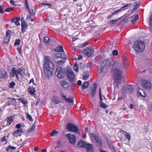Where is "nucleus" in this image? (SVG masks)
Listing matches in <instances>:
<instances>
[{"label": "nucleus", "mask_w": 152, "mask_h": 152, "mask_svg": "<svg viewBox=\"0 0 152 152\" xmlns=\"http://www.w3.org/2000/svg\"><path fill=\"white\" fill-rule=\"evenodd\" d=\"M138 96H140L142 97H145V94L144 91L141 89H139L137 92Z\"/></svg>", "instance_id": "obj_27"}, {"label": "nucleus", "mask_w": 152, "mask_h": 152, "mask_svg": "<svg viewBox=\"0 0 152 152\" xmlns=\"http://www.w3.org/2000/svg\"><path fill=\"white\" fill-rule=\"evenodd\" d=\"M110 66V60H104L100 64V67L98 69L99 73H106L109 69Z\"/></svg>", "instance_id": "obj_2"}, {"label": "nucleus", "mask_w": 152, "mask_h": 152, "mask_svg": "<svg viewBox=\"0 0 152 152\" xmlns=\"http://www.w3.org/2000/svg\"><path fill=\"white\" fill-rule=\"evenodd\" d=\"M97 86V85L95 83L93 85V87L91 88V91L90 93L91 99L92 98V97L95 96L96 95V89Z\"/></svg>", "instance_id": "obj_16"}, {"label": "nucleus", "mask_w": 152, "mask_h": 152, "mask_svg": "<svg viewBox=\"0 0 152 152\" xmlns=\"http://www.w3.org/2000/svg\"><path fill=\"white\" fill-rule=\"evenodd\" d=\"M89 83L87 82H85L81 86V88L84 89L87 88L89 85Z\"/></svg>", "instance_id": "obj_34"}, {"label": "nucleus", "mask_w": 152, "mask_h": 152, "mask_svg": "<svg viewBox=\"0 0 152 152\" xmlns=\"http://www.w3.org/2000/svg\"><path fill=\"white\" fill-rule=\"evenodd\" d=\"M127 66L128 61L124 59L121 62L120 61V63H119L118 68L123 70V69L126 68Z\"/></svg>", "instance_id": "obj_12"}, {"label": "nucleus", "mask_w": 152, "mask_h": 152, "mask_svg": "<svg viewBox=\"0 0 152 152\" xmlns=\"http://www.w3.org/2000/svg\"><path fill=\"white\" fill-rule=\"evenodd\" d=\"M149 23L150 25L151 26V24H152V14L151 15L150 17Z\"/></svg>", "instance_id": "obj_60"}, {"label": "nucleus", "mask_w": 152, "mask_h": 152, "mask_svg": "<svg viewBox=\"0 0 152 152\" xmlns=\"http://www.w3.org/2000/svg\"><path fill=\"white\" fill-rule=\"evenodd\" d=\"M6 120H7V124L6 126H10L13 121V118L11 116L8 117Z\"/></svg>", "instance_id": "obj_24"}, {"label": "nucleus", "mask_w": 152, "mask_h": 152, "mask_svg": "<svg viewBox=\"0 0 152 152\" xmlns=\"http://www.w3.org/2000/svg\"><path fill=\"white\" fill-rule=\"evenodd\" d=\"M100 106L101 107L105 109L107 107H108V105H100Z\"/></svg>", "instance_id": "obj_62"}, {"label": "nucleus", "mask_w": 152, "mask_h": 152, "mask_svg": "<svg viewBox=\"0 0 152 152\" xmlns=\"http://www.w3.org/2000/svg\"><path fill=\"white\" fill-rule=\"evenodd\" d=\"M10 145L8 146L6 149V151H10L11 149L10 148Z\"/></svg>", "instance_id": "obj_63"}, {"label": "nucleus", "mask_w": 152, "mask_h": 152, "mask_svg": "<svg viewBox=\"0 0 152 152\" xmlns=\"http://www.w3.org/2000/svg\"><path fill=\"white\" fill-rule=\"evenodd\" d=\"M84 64L83 63H80L79 65V67L80 69H83L84 67Z\"/></svg>", "instance_id": "obj_59"}, {"label": "nucleus", "mask_w": 152, "mask_h": 152, "mask_svg": "<svg viewBox=\"0 0 152 152\" xmlns=\"http://www.w3.org/2000/svg\"><path fill=\"white\" fill-rule=\"evenodd\" d=\"M20 39H16L15 43V45H18L20 44Z\"/></svg>", "instance_id": "obj_50"}, {"label": "nucleus", "mask_w": 152, "mask_h": 152, "mask_svg": "<svg viewBox=\"0 0 152 152\" xmlns=\"http://www.w3.org/2000/svg\"><path fill=\"white\" fill-rule=\"evenodd\" d=\"M6 136H4L3 137L0 139V142H2L4 141L7 142V139H6Z\"/></svg>", "instance_id": "obj_48"}, {"label": "nucleus", "mask_w": 152, "mask_h": 152, "mask_svg": "<svg viewBox=\"0 0 152 152\" xmlns=\"http://www.w3.org/2000/svg\"><path fill=\"white\" fill-rule=\"evenodd\" d=\"M10 38L8 37H6L4 39V42L3 43V44H5L6 43H8L9 41Z\"/></svg>", "instance_id": "obj_42"}, {"label": "nucleus", "mask_w": 152, "mask_h": 152, "mask_svg": "<svg viewBox=\"0 0 152 152\" xmlns=\"http://www.w3.org/2000/svg\"><path fill=\"white\" fill-rule=\"evenodd\" d=\"M21 30L24 32L25 31L27 28V23L25 21L23 20V18H22L21 19Z\"/></svg>", "instance_id": "obj_17"}, {"label": "nucleus", "mask_w": 152, "mask_h": 152, "mask_svg": "<svg viewBox=\"0 0 152 152\" xmlns=\"http://www.w3.org/2000/svg\"><path fill=\"white\" fill-rule=\"evenodd\" d=\"M25 5L26 6V9H27L28 10V11L29 12V13L32 16H33L34 15V13H32V14H31L30 13V8L29 7V6L28 4V1L27 0H25Z\"/></svg>", "instance_id": "obj_35"}, {"label": "nucleus", "mask_w": 152, "mask_h": 152, "mask_svg": "<svg viewBox=\"0 0 152 152\" xmlns=\"http://www.w3.org/2000/svg\"><path fill=\"white\" fill-rule=\"evenodd\" d=\"M142 86L146 89H150L151 87L150 82L145 80H142Z\"/></svg>", "instance_id": "obj_11"}, {"label": "nucleus", "mask_w": 152, "mask_h": 152, "mask_svg": "<svg viewBox=\"0 0 152 152\" xmlns=\"http://www.w3.org/2000/svg\"><path fill=\"white\" fill-rule=\"evenodd\" d=\"M116 84L115 85V89L114 91H118L119 89V85L120 84V83L119 84L116 83Z\"/></svg>", "instance_id": "obj_44"}, {"label": "nucleus", "mask_w": 152, "mask_h": 152, "mask_svg": "<svg viewBox=\"0 0 152 152\" xmlns=\"http://www.w3.org/2000/svg\"><path fill=\"white\" fill-rule=\"evenodd\" d=\"M55 57L56 58H62L63 59H66L68 57L66 56H65L64 54L57 53L55 54Z\"/></svg>", "instance_id": "obj_23"}, {"label": "nucleus", "mask_w": 152, "mask_h": 152, "mask_svg": "<svg viewBox=\"0 0 152 152\" xmlns=\"http://www.w3.org/2000/svg\"><path fill=\"white\" fill-rule=\"evenodd\" d=\"M127 89H126L127 91L129 92H132L134 90V86L132 85H128L127 86Z\"/></svg>", "instance_id": "obj_32"}, {"label": "nucleus", "mask_w": 152, "mask_h": 152, "mask_svg": "<svg viewBox=\"0 0 152 152\" xmlns=\"http://www.w3.org/2000/svg\"><path fill=\"white\" fill-rule=\"evenodd\" d=\"M99 94L100 98V103L101 104H106L105 102L106 101L104 96H102L101 94V89L100 88L99 90Z\"/></svg>", "instance_id": "obj_18"}, {"label": "nucleus", "mask_w": 152, "mask_h": 152, "mask_svg": "<svg viewBox=\"0 0 152 152\" xmlns=\"http://www.w3.org/2000/svg\"><path fill=\"white\" fill-rule=\"evenodd\" d=\"M15 83L14 82H10L9 84V87L10 88H13L14 86H15Z\"/></svg>", "instance_id": "obj_41"}, {"label": "nucleus", "mask_w": 152, "mask_h": 152, "mask_svg": "<svg viewBox=\"0 0 152 152\" xmlns=\"http://www.w3.org/2000/svg\"><path fill=\"white\" fill-rule=\"evenodd\" d=\"M124 132V134L125 135V137H126V139L128 140H129L130 139V136L129 134H128L127 132H125L124 131H123Z\"/></svg>", "instance_id": "obj_37"}, {"label": "nucleus", "mask_w": 152, "mask_h": 152, "mask_svg": "<svg viewBox=\"0 0 152 152\" xmlns=\"http://www.w3.org/2000/svg\"><path fill=\"white\" fill-rule=\"evenodd\" d=\"M44 63V68L52 69L53 68V64L49 59L48 56H46L45 57Z\"/></svg>", "instance_id": "obj_5"}, {"label": "nucleus", "mask_w": 152, "mask_h": 152, "mask_svg": "<svg viewBox=\"0 0 152 152\" xmlns=\"http://www.w3.org/2000/svg\"><path fill=\"white\" fill-rule=\"evenodd\" d=\"M131 5V4H127L124 6L121 7L120 9L115 11L112 12L111 14H110L108 17V18H111L113 15H115V14L117 13L120 12L122 10H124L126 9L125 8L126 7H129Z\"/></svg>", "instance_id": "obj_10"}, {"label": "nucleus", "mask_w": 152, "mask_h": 152, "mask_svg": "<svg viewBox=\"0 0 152 152\" xmlns=\"http://www.w3.org/2000/svg\"><path fill=\"white\" fill-rule=\"evenodd\" d=\"M87 143H86V142L84 141L83 140H80V141L78 142V145L80 147H86V145H87Z\"/></svg>", "instance_id": "obj_28"}, {"label": "nucleus", "mask_w": 152, "mask_h": 152, "mask_svg": "<svg viewBox=\"0 0 152 152\" xmlns=\"http://www.w3.org/2000/svg\"><path fill=\"white\" fill-rule=\"evenodd\" d=\"M85 148L87 150V152H93V145L89 143H88L86 145Z\"/></svg>", "instance_id": "obj_22"}, {"label": "nucleus", "mask_w": 152, "mask_h": 152, "mask_svg": "<svg viewBox=\"0 0 152 152\" xmlns=\"http://www.w3.org/2000/svg\"><path fill=\"white\" fill-rule=\"evenodd\" d=\"M23 133V129L21 128L15 131L13 134V135L14 137H17L18 136H20L21 134Z\"/></svg>", "instance_id": "obj_19"}, {"label": "nucleus", "mask_w": 152, "mask_h": 152, "mask_svg": "<svg viewBox=\"0 0 152 152\" xmlns=\"http://www.w3.org/2000/svg\"><path fill=\"white\" fill-rule=\"evenodd\" d=\"M26 118L28 119H29L31 121H33V119L31 116L28 113L27 114Z\"/></svg>", "instance_id": "obj_49"}, {"label": "nucleus", "mask_w": 152, "mask_h": 152, "mask_svg": "<svg viewBox=\"0 0 152 152\" xmlns=\"http://www.w3.org/2000/svg\"><path fill=\"white\" fill-rule=\"evenodd\" d=\"M110 66L112 67H117L118 68L119 66V63H120V60H114L110 61Z\"/></svg>", "instance_id": "obj_15"}, {"label": "nucleus", "mask_w": 152, "mask_h": 152, "mask_svg": "<svg viewBox=\"0 0 152 152\" xmlns=\"http://www.w3.org/2000/svg\"><path fill=\"white\" fill-rule=\"evenodd\" d=\"M17 49L20 54H21V47H18L17 48Z\"/></svg>", "instance_id": "obj_64"}, {"label": "nucleus", "mask_w": 152, "mask_h": 152, "mask_svg": "<svg viewBox=\"0 0 152 152\" xmlns=\"http://www.w3.org/2000/svg\"><path fill=\"white\" fill-rule=\"evenodd\" d=\"M89 77V75H85L83 77V79L84 80H87Z\"/></svg>", "instance_id": "obj_61"}, {"label": "nucleus", "mask_w": 152, "mask_h": 152, "mask_svg": "<svg viewBox=\"0 0 152 152\" xmlns=\"http://www.w3.org/2000/svg\"><path fill=\"white\" fill-rule=\"evenodd\" d=\"M55 75L60 78H62L64 76V71L63 69L60 67H58L56 69Z\"/></svg>", "instance_id": "obj_8"}, {"label": "nucleus", "mask_w": 152, "mask_h": 152, "mask_svg": "<svg viewBox=\"0 0 152 152\" xmlns=\"http://www.w3.org/2000/svg\"><path fill=\"white\" fill-rule=\"evenodd\" d=\"M21 124H17L15 127V128L19 129H21Z\"/></svg>", "instance_id": "obj_57"}, {"label": "nucleus", "mask_w": 152, "mask_h": 152, "mask_svg": "<svg viewBox=\"0 0 152 152\" xmlns=\"http://www.w3.org/2000/svg\"><path fill=\"white\" fill-rule=\"evenodd\" d=\"M50 40V39L48 37H45L43 39V42L45 43L46 45H49V41Z\"/></svg>", "instance_id": "obj_36"}, {"label": "nucleus", "mask_w": 152, "mask_h": 152, "mask_svg": "<svg viewBox=\"0 0 152 152\" xmlns=\"http://www.w3.org/2000/svg\"><path fill=\"white\" fill-rule=\"evenodd\" d=\"M132 18L131 20V22L132 23H135L138 19V15H134Z\"/></svg>", "instance_id": "obj_33"}, {"label": "nucleus", "mask_w": 152, "mask_h": 152, "mask_svg": "<svg viewBox=\"0 0 152 152\" xmlns=\"http://www.w3.org/2000/svg\"><path fill=\"white\" fill-rule=\"evenodd\" d=\"M52 101L54 104H56L59 103V99L56 96H53L52 97Z\"/></svg>", "instance_id": "obj_29"}, {"label": "nucleus", "mask_w": 152, "mask_h": 152, "mask_svg": "<svg viewBox=\"0 0 152 152\" xmlns=\"http://www.w3.org/2000/svg\"><path fill=\"white\" fill-rule=\"evenodd\" d=\"M65 62V61L63 60H60L57 62V63L58 64H61Z\"/></svg>", "instance_id": "obj_53"}, {"label": "nucleus", "mask_w": 152, "mask_h": 152, "mask_svg": "<svg viewBox=\"0 0 152 152\" xmlns=\"http://www.w3.org/2000/svg\"><path fill=\"white\" fill-rule=\"evenodd\" d=\"M17 71L18 74L22 76L23 74L25 73V70L23 67H21L18 70H17Z\"/></svg>", "instance_id": "obj_25"}, {"label": "nucleus", "mask_w": 152, "mask_h": 152, "mask_svg": "<svg viewBox=\"0 0 152 152\" xmlns=\"http://www.w3.org/2000/svg\"><path fill=\"white\" fill-rule=\"evenodd\" d=\"M67 130L70 132H73L80 135V133L78 129V127L73 124L69 123L66 125Z\"/></svg>", "instance_id": "obj_4"}, {"label": "nucleus", "mask_w": 152, "mask_h": 152, "mask_svg": "<svg viewBox=\"0 0 152 152\" xmlns=\"http://www.w3.org/2000/svg\"><path fill=\"white\" fill-rule=\"evenodd\" d=\"M15 76H16V79L18 80L19 78L17 69L15 67H13L12 68L10 73V77L12 78Z\"/></svg>", "instance_id": "obj_14"}, {"label": "nucleus", "mask_w": 152, "mask_h": 152, "mask_svg": "<svg viewBox=\"0 0 152 152\" xmlns=\"http://www.w3.org/2000/svg\"><path fill=\"white\" fill-rule=\"evenodd\" d=\"M4 8L3 6H0V13L3 14L4 12Z\"/></svg>", "instance_id": "obj_52"}, {"label": "nucleus", "mask_w": 152, "mask_h": 152, "mask_svg": "<svg viewBox=\"0 0 152 152\" xmlns=\"http://www.w3.org/2000/svg\"><path fill=\"white\" fill-rule=\"evenodd\" d=\"M145 44L142 41H135L133 46V48L137 53L142 52L145 49Z\"/></svg>", "instance_id": "obj_3"}, {"label": "nucleus", "mask_w": 152, "mask_h": 152, "mask_svg": "<svg viewBox=\"0 0 152 152\" xmlns=\"http://www.w3.org/2000/svg\"><path fill=\"white\" fill-rule=\"evenodd\" d=\"M89 136L90 138L93 141H94L96 142L97 146L99 147L102 146V142L101 140L96 134L94 133H91L89 135Z\"/></svg>", "instance_id": "obj_6"}, {"label": "nucleus", "mask_w": 152, "mask_h": 152, "mask_svg": "<svg viewBox=\"0 0 152 152\" xmlns=\"http://www.w3.org/2000/svg\"><path fill=\"white\" fill-rule=\"evenodd\" d=\"M61 86L64 88H66L68 86V83L66 81L62 80L61 82Z\"/></svg>", "instance_id": "obj_31"}, {"label": "nucleus", "mask_w": 152, "mask_h": 152, "mask_svg": "<svg viewBox=\"0 0 152 152\" xmlns=\"http://www.w3.org/2000/svg\"><path fill=\"white\" fill-rule=\"evenodd\" d=\"M63 48V46H58L55 48V51L56 52H63L64 50Z\"/></svg>", "instance_id": "obj_30"}, {"label": "nucleus", "mask_w": 152, "mask_h": 152, "mask_svg": "<svg viewBox=\"0 0 152 152\" xmlns=\"http://www.w3.org/2000/svg\"><path fill=\"white\" fill-rule=\"evenodd\" d=\"M88 45V43L87 42H86V43H84V44L83 45L80 46H79V47L80 48H83L85 47L86 46Z\"/></svg>", "instance_id": "obj_58"}, {"label": "nucleus", "mask_w": 152, "mask_h": 152, "mask_svg": "<svg viewBox=\"0 0 152 152\" xmlns=\"http://www.w3.org/2000/svg\"><path fill=\"white\" fill-rule=\"evenodd\" d=\"M20 19V17H15L12 19L11 20V21L12 23H15V24L16 26H20V23H19V21Z\"/></svg>", "instance_id": "obj_20"}, {"label": "nucleus", "mask_w": 152, "mask_h": 152, "mask_svg": "<svg viewBox=\"0 0 152 152\" xmlns=\"http://www.w3.org/2000/svg\"><path fill=\"white\" fill-rule=\"evenodd\" d=\"M73 98L72 96H71L68 98H65V100L68 103H71L73 101Z\"/></svg>", "instance_id": "obj_38"}, {"label": "nucleus", "mask_w": 152, "mask_h": 152, "mask_svg": "<svg viewBox=\"0 0 152 152\" xmlns=\"http://www.w3.org/2000/svg\"><path fill=\"white\" fill-rule=\"evenodd\" d=\"M45 74L46 76L48 77H50L52 74V72L50 70V69L44 68Z\"/></svg>", "instance_id": "obj_21"}, {"label": "nucleus", "mask_w": 152, "mask_h": 152, "mask_svg": "<svg viewBox=\"0 0 152 152\" xmlns=\"http://www.w3.org/2000/svg\"><path fill=\"white\" fill-rule=\"evenodd\" d=\"M20 101L22 104H26L28 103V102L27 101L22 98L20 99Z\"/></svg>", "instance_id": "obj_47"}, {"label": "nucleus", "mask_w": 152, "mask_h": 152, "mask_svg": "<svg viewBox=\"0 0 152 152\" xmlns=\"http://www.w3.org/2000/svg\"><path fill=\"white\" fill-rule=\"evenodd\" d=\"M74 69L76 72L78 71V66L77 63H75L74 66Z\"/></svg>", "instance_id": "obj_45"}, {"label": "nucleus", "mask_w": 152, "mask_h": 152, "mask_svg": "<svg viewBox=\"0 0 152 152\" xmlns=\"http://www.w3.org/2000/svg\"><path fill=\"white\" fill-rule=\"evenodd\" d=\"M93 50L91 47L88 46L83 51V53L85 55L89 57L91 55Z\"/></svg>", "instance_id": "obj_13"}, {"label": "nucleus", "mask_w": 152, "mask_h": 152, "mask_svg": "<svg viewBox=\"0 0 152 152\" xmlns=\"http://www.w3.org/2000/svg\"><path fill=\"white\" fill-rule=\"evenodd\" d=\"M10 31L9 30H8L7 32L6 37L10 38Z\"/></svg>", "instance_id": "obj_54"}, {"label": "nucleus", "mask_w": 152, "mask_h": 152, "mask_svg": "<svg viewBox=\"0 0 152 152\" xmlns=\"http://www.w3.org/2000/svg\"><path fill=\"white\" fill-rule=\"evenodd\" d=\"M122 70L119 68H116L112 72V73L115 77L114 82L115 83L119 84L120 83L122 78H124V76L123 75Z\"/></svg>", "instance_id": "obj_1"}, {"label": "nucleus", "mask_w": 152, "mask_h": 152, "mask_svg": "<svg viewBox=\"0 0 152 152\" xmlns=\"http://www.w3.org/2000/svg\"><path fill=\"white\" fill-rule=\"evenodd\" d=\"M12 10V8L11 7L7 8L5 10V12H9Z\"/></svg>", "instance_id": "obj_56"}, {"label": "nucleus", "mask_w": 152, "mask_h": 152, "mask_svg": "<svg viewBox=\"0 0 152 152\" xmlns=\"http://www.w3.org/2000/svg\"><path fill=\"white\" fill-rule=\"evenodd\" d=\"M35 88L33 86H31L28 88V92L29 94L31 95H33L36 92V91L35 90Z\"/></svg>", "instance_id": "obj_26"}, {"label": "nucleus", "mask_w": 152, "mask_h": 152, "mask_svg": "<svg viewBox=\"0 0 152 152\" xmlns=\"http://www.w3.org/2000/svg\"><path fill=\"white\" fill-rule=\"evenodd\" d=\"M110 149L113 152H116L114 147L112 145H109Z\"/></svg>", "instance_id": "obj_39"}, {"label": "nucleus", "mask_w": 152, "mask_h": 152, "mask_svg": "<svg viewBox=\"0 0 152 152\" xmlns=\"http://www.w3.org/2000/svg\"><path fill=\"white\" fill-rule=\"evenodd\" d=\"M66 136L69 140L70 143L73 145H74L75 143L76 138L75 135L68 133Z\"/></svg>", "instance_id": "obj_9"}, {"label": "nucleus", "mask_w": 152, "mask_h": 152, "mask_svg": "<svg viewBox=\"0 0 152 152\" xmlns=\"http://www.w3.org/2000/svg\"><path fill=\"white\" fill-rule=\"evenodd\" d=\"M117 21V19H115L112 20H111L109 22V24L110 25L115 24L116 23Z\"/></svg>", "instance_id": "obj_46"}, {"label": "nucleus", "mask_w": 152, "mask_h": 152, "mask_svg": "<svg viewBox=\"0 0 152 152\" xmlns=\"http://www.w3.org/2000/svg\"><path fill=\"white\" fill-rule=\"evenodd\" d=\"M32 83V84H34V85H35V83H34V80L33 79V78H32L31 79L30 81H29V84H31V83Z\"/></svg>", "instance_id": "obj_55"}, {"label": "nucleus", "mask_w": 152, "mask_h": 152, "mask_svg": "<svg viewBox=\"0 0 152 152\" xmlns=\"http://www.w3.org/2000/svg\"><path fill=\"white\" fill-rule=\"evenodd\" d=\"M35 125L33 124L30 129H28V132H32L34 129L35 128Z\"/></svg>", "instance_id": "obj_43"}, {"label": "nucleus", "mask_w": 152, "mask_h": 152, "mask_svg": "<svg viewBox=\"0 0 152 152\" xmlns=\"http://www.w3.org/2000/svg\"><path fill=\"white\" fill-rule=\"evenodd\" d=\"M118 54V52L117 50H114L113 51V56H117Z\"/></svg>", "instance_id": "obj_51"}, {"label": "nucleus", "mask_w": 152, "mask_h": 152, "mask_svg": "<svg viewBox=\"0 0 152 152\" xmlns=\"http://www.w3.org/2000/svg\"><path fill=\"white\" fill-rule=\"evenodd\" d=\"M72 70L69 67L66 69L65 74L71 81H73L75 78V75Z\"/></svg>", "instance_id": "obj_7"}, {"label": "nucleus", "mask_w": 152, "mask_h": 152, "mask_svg": "<svg viewBox=\"0 0 152 152\" xmlns=\"http://www.w3.org/2000/svg\"><path fill=\"white\" fill-rule=\"evenodd\" d=\"M58 132L56 130H53L52 132L50 133V135L51 136H53L54 135H56L58 133Z\"/></svg>", "instance_id": "obj_40"}]
</instances>
